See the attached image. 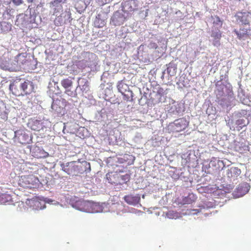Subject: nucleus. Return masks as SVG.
I'll return each instance as SVG.
<instances>
[{
  "mask_svg": "<svg viewBox=\"0 0 251 251\" xmlns=\"http://www.w3.org/2000/svg\"><path fill=\"white\" fill-rule=\"evenodd\" d=\"M35 85L31 81L21 79L14 81L9 85V89L16 96H24L31 94L35 91Z\"/></svg>",
  "mask_w": 251,
  "mask_h": 251,
  "instance_id": "f257e3e1",
  "label": "nucleus"
},
{
  "mask_svg": "<svg viewBox=\"0 0 251 251\" xmlns=\"http://www.w3.org/2000/svg\"><path fill=\"white\" fill-rule=\"evenodd\" d=\"M135 157L131 154H125L119 157H110L108 160V165L112 168L120 167L123 164L130 165L134 163Z\"/></svg>",
  "mask_w": 251,
  "mask_h": 251,
  "instance_id": "f03ea898",
  "label": "nucleus"
},
{
  "mask_svg": "<svg viewBox=\"0 0 251 251\" xmlns=\"http://www.w3.org/2000/svg\"><path fill=\"white\" fill-rule=\"evenodd\" d=\"M50 122L45 120H38L35 118H31L28 120L27 123V127L32 130L40 131H44L50 125Z\"/></svg>",
  "mask_w": 251,
  "mask_h": 251,
  "instance_id": "7ed1b4c3",
  "label": "nucleus"
},
{
  "mask_svg": "<svg viewBox=\"0 0 251 251\" xmlns=\"http://www.w3.org/2000/svg\"><path fill=\"white\" fill-rule=\"evenodd\" d=\"M73 79L70 77L62 79L60 84L65 89L64 93L72 98H76L77 96V89H74L73 87Z\"/></svg>",
  "mask_w": 251,
  "mask_h": 251,
  "instance_id": "20e7f679",
  "label": "nucleus"
},
{
  "mask_svg": "<svg viewBox=\"0 0 251 251\" xmlns=\"http://www.w3.org/2000/svg\"><path fill=\"white\" fill-rule=\"evenodd\" d=\"M80 89L81 94L85 98L90 99L91 96V92L90 89V82L88 80L84 78H78L77 79V86L75 88ZM78 94H80L78 92Z\"/></svg>",
  "mask_w": 251,
  "mask_h": 251,
  "instance_id": "39448f33",
  "label": "nucleus"
},
{
  "mask_svg": "<svg viewBox=\"0 0 251 251\" xmlns=\"http://www.w3.org/2000/svg\"><path fill=\"white\" fill-rule=\"evenodd\" d=\"M39 182L38 178L33 175L22 176L20 184L23 187L33 188L36 187Z\"/></svg>",
  "mask_w": 251,
  "mask_h": 251,
  "instance_id": "423d86ee",
  "label": "nucleus"
},
{
  "mask_svg": "<svg viewBox=\"0 0 251 251\" xmlns=\"http://www.w3.org/2000/svg\"><path fill=\"white\" fill-rule=\"evenodd\" d=\"M66 101L65 99L61 98L56 100H52L51 104V111L57 116H62L64 114V107L66 106Z\"/></svg>",
  "mask_w": 251,
  "mask_h": 251,
  "instance_id": "0eeeda50",
  "label": "nucleus"
},
{
  "mask_svg": "<svg viewBox=\"0 0 251 251\" xmlns=\"http://www.w3.org/2000/svg\"><path fill=\"white\" fill-rule=\"evenodd\" d=\"M125 13L122 10L115 12L111 18L110 24L114 26L123 24L126 20V17L124 15Z\"/></svg>",
  "mask_w": 251,
  "mask_h": 251,
  "instance_id": "6e6552de",
  "label": "nucleus"
},
{
  "mask_svg": "<svg viewBox=\"0 0 251 251\" xmlns=\"http://www.w3.org/2000/svg\"><path fill=\"white\" fill-rule=\"evenodd\" d=\"M237 21L243 25H250L251 20V12L249 11L238 12L235 15Z\"/></svg>",
  "mask_w": 251,
  "mask_h": 251,
  "instance_id": "1a4fd4ad",
  "label": "nucleus"
},
{
  "mask_svg": "<svg viewBox=\"0 0 251 251\" xmlns=\"http://www.w3.org/2000/svg\"><path fill=\"white\" fill-rule=\"evenodd\" d=\"M124 12L133 11L137 8V1L135 0H126L122 3Z\"/></svg>",
  "mask_w": 251,
  "mask_h": 251,
  "instance_id": "9d476101",
  "label": "nucleus"
},
{
  "mask_svg": "<svg viewBox=\"0 0 251 251\" xmlns=\"http://www.w3.org/2000/svg\"><path fill=\"white\" fill-rule=\"evenodd\" d=\"M177 60H175L171 61L169 64L167 65V68L163 73L162 77H164L165 72L171 76H175L177 72Z\"/></svg>",
  "mask_w": 251,
  "mask_h": 251,
  "instance_id": "9b49d317",
  "label": "nucleus"
},
{
  "mask_svg": "<svg viewBox=\"0 0 251 251\" xmlns=\"http://www.w3.org/2000/svg\"><path fill=\"white\" fill-rule=\"evenodd\" d=\"M21 56L24 57L23 55L19 54L15 57V59L11 60L10 59V61L7 66L6 71H9L10 72H16L19 70V65L20 63L18 59Z\"/></svg>",
  "mask_w": 251,
  "mask_h": 251,
  "instance_id": "f8f14e48",
  "label": "nucleus"
},
{
  "mask_svg": "<svg viewBox=\"0 0 251 251\" xmlns=\"http://www.w3.org/2000/svg\"><path fill=\"white\" fill-rule=\"evenodd\" d=\"M62 170L69 175H75L78 172V166L74 162H69L66 165H63Z\"/></svg>",
  "mask_w": 251,
  "mask_h": 251,
  "instance_id": "ddd939ff",
  "label": "nucleus"
},
{
  "mask_svg": "<svg viewBox=\"0 0 251 251\" xmlns=\"http://www.w3.org/2000/svg\"><path fill=\"white\" fill-rule=\"evenodd\" d=\"M78 209L86 212H93V207L94 204L88 201H80L77 202Z\"/></svg>",
  "mask_w": 251,
  "mask_h": 251,
  "instance_id": "4468645a",
  "label": "nucleus"
},
{
  "mask_svg": "<svg viewBox=\"0 0 251 251\" xmlns=\"http://www.w3.org/2000/svg\"><path fill=\"white\" fill-rule=\"evenodd\" d=\"M92 0H79L75 4V8L80 14H81L85 10L87 6L90 4Z\"/></svg>",
  "mask_w": 251,
  "mask_h": 251,
  "instance_id": "2eb2a0df",
  "label": "nucleus"
},
{
  "mask_svg": "<svg viewBox=\"0 0 251 251\" xmlns=\"http://www.w3.org/2000/svg\"><path fill=\"white\" fill-rule=\"evenodd\" d=\"M250 30V28H240L239 30L235 29L233 32L236 34L237 38L239 40H241L245 39L249 36V31Z\"/></svg>",
  "mask_w": 251,
  "mask_h": 251,
  "instance_id": "dca6fc26",
  "label": "nucleus"
},
{
  "mask_svg": "<svg viewBox=\"0 0 251 251\" xmlns=\"http://www.w3.org/2000/svg\"><path fill=\"white\" fill-rule=\"evenodd\" d=\"M163 91V89H160L157 92L153 91L151 93V99L153 103L156 104L162 101Z\"/></svg>",
  "mask_w": 251,
  "mask_h": 251,
  "instance_id": "f3484780",
  "label": "nucleus"
},
{
  "mask_svg": "<svg viewBox=\"0 0 251 251\" xmlns=\"http://www.w3.org/2000/svg\"><path fill=\"white\" fill-rule=\"evenodd\" d=\"M178 87L180 89H186L187 90L188 87V76L187 74L183 73L179 77L177 83Z\"/></svg>",
  "mask_w": 251,
  "mask_h": 251,
  "instance_id": "a211bd4d",
  "label": "nucleus"
},
{
  "mask_svg": "<svg viewBox=\"0 0 251 251\" xmlns=\"http://www.w3.org/2000/svg\"><path fill=\"white\" fill-rule=\"evenodd\" d=\"M61 23L66 24L70 23L72 18L71 17V13L70 9H66L64 12L61 14L60 18Z\"/></svg>",
  "mask_w": 251,
  "mask_h": 251,
  "instance_id": "6ab92c4d",
  "label": "nucleus"
},
{
  "mask_svg": "<svg viewBox=\"0 0 251 251\" xmlns=\"http://www.w3.org/2000/svg\"><path fill=\"white\" fill-rule=\"evenodd\" d=\"M124 199L127 203L130 205H135L139 202L140 200V197L139 196L128 195L125 196Z\"/></svg>",
  "mask_w": 251,
  "mask_h": 251,
  "instance_id": "aec40b11",
  "label": "nucleus"
},
{
  "mask_svg": "<svg viewBox=\"0 0 251 251\" xmlns=\"http://www.w3.org/2000/svg\"><path fill=\"white\" fill-rule=\"evenodd\" d=\"M66 0H54L50 2V6L54 8L55 12H59L62 9V3H64Z\"/></svg>",
  "mask_w": 251,
  "mask_h": 251,
  "instance_id": "412c9836",
  "label": "nucleus"
},
{
  "mask_svg": "<svg viewBox=\"0 0 251 251\" xmlns=\"http://www.w3.org/2000/svg\"><path fill=\"white\" fill-rule=\"evenodd\" d=\"M48 87L50 88V91H52L55 94H59L61 92L58 83L54 79L52 80V82H50Z\"/></svg>",
  "mask_w": 251,
  "mask_h": 251,
  "instance_id": "4be33fe9",
  "label": "nucleus"
},
{
  "mask_svg": "<svg viewBox=\"0 0 251 251\" xmlns=\"http://www.w3.org/2000/svg\"><path fill=\"white\" fill-rule=\"evenodd\" d=\"M103 114H104V112H102V110L100 112L98 111L96 113L93 120L90 121V122L95 123L96 124H98L99 122H101L103 120Z\"/></svg>",
  "mask_w": 251,
  "mask_h": 251,
  "instance_id": "5701e85b",
  "label": "nucleus"
},
{
  "mask_svg": "<svg viewBox=\"0 0 251 251\" xmlns=\"http://www.w3.org/2000/svg\"><path fill=\"white\" fill-rule=\"evenodd\" d=\"M94 24L96 26L98 27H102L105 25V19L101 18V15L100 14H98V16H96L94 21Z\"/></svg>",
  "mask_w": 251,
  "mask_h": 251,
  "instance_id": "b1692460",
  "label": "nucleus"
},
{
  "mask_svg": "<svg viewBox=\"0 0 251 251\" xmlns=\"http://www.w3.org/2000/svg\"><path fill=\"white\" fill-rule=\"evenodd\" d=\"M117 89L122 94L126 92L128 89V86L122 80L118 82Z\"/></svg>",
  "mask_w": 251,
  "mask_h": 251,
  "instance_id": "393cba45",
  "label": "nucleus"
},
{
  "mask_svg": "<svg viewBox=\"0 0 251 251\" xmlns=\"http://www.w3.org/2000/svg\"><path fill=\"white\" fill-rule=\"evenodd\" d=\"M10 61L9 57L3 56L0 58V68L2 70L6 71L7 66Z\"/></svg>",
  "mask_w": 251,
  "mask_h": 251,
  "instance_id": "a878e982",
  "label": "nucleus"
},
{
  "mask_svg": "<svg viewBox=\"0 0 251 251\" xmlns=\"http://www.w3.org/2000/svg\"><path fill=\"white\" fill-rule=\"evenodd\" d=\"M124 96V100L127 101H132L133 94L132 91L128 89L126 92L122 94Z\"/></svg>",
  "mask_w": 251,
  "mask_h": 251,
  "instance_id": "bb28decb",
  "label": "nucleus"
},
{
  "mask_svg": "<svg viewBox=\"0 0 251 251\" xmlns=\"http://www.w3.org/2000/svg\"><path fill=\"white\" fill-rule=\"evenodd\" d=\"M35 150L36 151H39V152L34 153V156L37 158L46 157L49 155L48 152L44 151L43 150H40L38 147H36Z\"/></svg>",
  "mask_w": 251,
  "mask_h": 251,
  "instance_id": "cd10ccee",
  "label": "nucleus"
},
{
  "mask_svg": "<svg viewBox=\"0 0 251 251\" xmlns=\"http://www.w3.org/2000/svg\"><path fill=\"white\" fill-rule=\"evenodd\" d=\"M123 172V168L121 169H117L114 172H109L106 174L107 179L111 181V183H115L114 181L112 180L111 177L114 176L115 175H118V173Z\"/></svg>",
  "mask_w": 251,
  "mask_h": 251,
  "instance_id": "c85d7f7f",
  "label": "nucleus"
},
{
  "mask_svg": "<svg viewBox=\"0 0 251 251\" xmlns=\"http://www.w3.org/2000/svg\"><path fill=\"white\" fill-rule=\"evenodd\" d=\"M182 122V119H178L177 120H176L174 123V125L176 126V127L175 128V130H176V131H178L179 130H181L182 129H184L185 127V125H182L181 124V122Z\"/></svg>",
  "mask_w": 251,
  "mask_h": 251,
  "instance_id": "c756f323",
  "label": "nucleus"
},
{
  "mask_svg": "<svg viewBox=\"0 0 251 251\" xmlns=\"http://www.w3.org/2000/svg\"><path fill=\"white\" fill-rule=\"evenodd\" d=\"M211 18L212 19H215V20L213 22L214 25H219L221 27L222 26L223 21L220 19V17L218 16H211Z\"/></svg>",
  "mask_w": 251,
  "mask_h": 251,
  "instance_id": "7c9ffc66",
  "label": "nucleus"
},
{
  "mask_svg": "<svg viewBox=\"0 0 251 251\" xmlns=\"http://www.w3.org/2000/svg\"><path fill=\"white\" fill-rule=\"evenodd\" d=\"M166 215L170 219H176L178 217V213L173 211H169Z\"/></svg>",
  "mask_w": 251,
  "mask_h": 251,
  "instance_id": "2f4dec72",
  "label": "nucleus"
},
{
  "mask_svg": "<svg viewBox=\"0 0 251 251\" xmlns=\"http://www.w3.org/2000/svg\"><path fill=\"white\" fill-rule=\"evenodd\" d=\"M211 37H213V39H221L222 37V32L220 30L212 32Z\"/></svg>",
  "mask_w": 251,
  "mask_h": 251,
  "instance_id": "473e14b6",
  "label": "nucleus"
},
{
  "mask_svg": "<svg viewBox=\"0 0 251 251\" xmlns=\"http://www.w3.org/2000/svg\"><path fill=\"white\" fill-rule=\"evenodd\" d=\"M130 176L129 174H126L125 175L121 176L120 178L123 181L122 183H126L130 179Z\"/></svg>",
  "mask_w": 251,
  "mask_h": 251,
  "instance_id": "72a5a7b5",
  "label": "nucleus"
},
{
  "mask_svg": "<svg viewBox=\"0 0 251 251\" xmlns=\"http://www.w3.org/2000/svg\"><path fill=\"white\" fill-rule=\"evenodd\" d=\"M31 9H29V12H30V22L31 23H35V17L36 16L34 15L35 11L33 12V14H31Z\"/></svg>",
  "mask_w": 251,
  "mask_h": 251,
  "instance_id": "f704fd0d",
  "label": "nucleus"
},
{
  "mask_svg": "<svg viewBox=\"0 0 251 251\" xmlns=\"http://www.w3.org/2000/svg\"><path fill=\"white\" fill-rule=\"evenodd\" d=\"M201 208L199 209H189V214H196L201 211Z\"/></svg>",
  "mask_w": 251,
  "mask_h": 251,
  "instance_id": "c9c22d12",
  "label": "nucleus"
},
{
  "mask_svg": "<svg viewBox=\"0 0 251 251\" xmlns=\"http://www.w3.org/2000/svg\"><path fill=\"white\" fill-rule=\"evenodd\" d=\"M13 3L16 6L20 5L23 3V0H12Z\"/></svg>",
  "mask_w": 251,
  "mask_h": 251,
  "instance_id": "e433bc0d",
  "label": "nucleus"
},
{
  "mask_svg": "<svg viewBox=\"0 0 251 251\" xmlns=\"http://www.w3.org/2000/svg\"><path fill=\"white\" fill-rule=\"evenodd\" d=\"M188 202V198L186 197L182 198V201L179 202V203L182 205L187 203Z\"/></svg>",
  "mask_w": 251,
  "mask_h": 251,
  "instance_id": "4c0bfd02",
  "label": "nucleus"
},
{
  "mask_svg": "<svg viewBox=\"0 0 251 251\" xmlns=\"http://www.w3.org/2000/svg\"><path fill=\"white\" fill-rule=\"evenodd\" d=\"M213 45L218 47L220 45V39H213Z\"/></svg>",
  "mask_w": 251,
  "mask_h": 251,
  "instance_id": "58836bf2",
  "label": "nucleus"
},
{
  "mask_svg": "<svg viewBox=\"0 0 251 251\" xmlns=\"http://www.w3.org/2000/svg\"><path fill=\"white\" fill-rule=\"evenodd\" d=\"M139 103L141 105H144V103H146V98L142 97L139 100Z\"/></svg>",
  "mask_w": 251,
  "mask_h": 251,
  "instance_id": "ea45409f",
  "label": "nucleus"
},
{
  "mask_svg": "<svg viewBox=\"0 0 251 251\" xmlns=\"http://www.w3.org/2000/svg\"><path fill=\"white\" fill-rule=\"evenodd\" d=\"M149 47L151 48L156 49L157 45L155 43H151L149 45Z\"/></svg>",
  "mask_w": 251,
  "mask_h": 251,
  "instance_id": "a19ab883",
  "label": "nucleus"
},
{
  "mask_svg": "<svg viewBox=\"0 0 251 251\" xmlns=\"http://www.w3.org/2000/svg\"><path fill=\"white\" fill-rule=\"evenodd\" d=\"M189 199H192V200L193 201H194L196 199L193 194H189Z\"/></svg>",
  "mask_w": 251,
  "mask_h": 251,
  "instance_id": "79ce46f5",
  "label": "nucleus"
},
{
  "mask_svg": "<svg viewBox=\"0 0 251 251\" xmlns=\"http://www.w3.org/2000/svg\"><path fill=\"white\" fill-rule=\"evenodd\" d=\"M141 134L140 133H137L135 136V138L137 139V140H139L140 139H141L142 138L141 137Z\"/></svg>",
  "mask_w": 251,
  "mask_h": 251,
  "instance_id": "37998d69",
  "label": "nucleus"
},
{
  "mask_svg": "<svg viewBox=\"0 0 251 251\" xmlns=\"http://www.w3.org/2000/svg\"><path fill=\"white\" fill-rule=\"evenodd\" d=\"M102 0L107 3H109V2L113 1V0Z\"/></svg>",
  "mask_w": 251,
  "mask_h": 251,
  "instance_id": "c03bdc74",
  "label": "nucleus"
},
{
  "mask_svg": "<svg viewBox=\"0 0 251 251\" xmlns=\"http://www.w3.org/2000/svg\"><path fill=\"white\" fill-rule=\"evenodd\" d=\"M35 0H27V1L28 3H32Z\"/></svg>",
  "mask_w": 251,
  "mask_h": 251,
  "instance_id": "a18cd8bd",
  "label": "nucleus"
},
{
  "mask_svg": "<svg viewBox=\"0 0 251 251\" xmlns=\"http://www.w3.org/2000/svg\"><path fill=\"white\" fill-rule=\"evenodd\" d=\"M75 129H78L77 127H75Z\"/></svg>",
  "mask_w": 251,
  "mask_h": 251,
  "instance_id": "49530a36",
  "label": "nucleus"
},
{
  "mask_svg": "<svg viewBox=\"0 0 251 251\" xmlns=\"http://www.w3.org/2000/svg\"><path fill=\"white\" fill-rule=\"evenodd\" d=\"M19 140H23V138L21 139L19 138Z\"/></svg>",
  "mask_w": 251,
  "mask_h": 251,
  "instance_id": "de8ad7c7",
  "label": "nucleus"
},
{
  "mask_svg": "<svg viewBox=\"0 0 251 251\" xmlns=\"http://www.w3.org/2000/svg\"><path fill=\"white\" fill-rule=\"evenodd\" d=\"M89 168H90V164L89 163Z\"/></svg>",
  "mask_w": 251,
  "mask_h": 251,
  "instance_id": "09e8293b",
  "label": "nucleus"
}]
</instances>
